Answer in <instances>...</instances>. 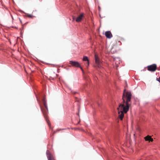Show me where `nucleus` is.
I'll return each instance as SVG.
<instances>
[{
	"label": "nucleus",
	"instance_id": "nucleus-2",
	"mask_svg": "<svg viewBox=\"0 0 160 160\" xmlns=\"http://www.w3.org/2000/svg\"><path fill=\"white\" fill-rule=\"evenodd\" d=\"M42 102L44 106V108H42V107H41V109L46 120L48 123L49 125L50 126V124L49 122V121L48 118V108L46 102V101L44 99H43Z\"/></svg>",
	"mask_w": 160,
	"mask_h": 160
},
{
	"label": "nucleus",
	"instance_id": "nucleus-5",
	"mask_svg": "<svg viewBox=\"0 0 160 160\" xmlns=\"http://www.w3.org/2000/svg\"><path fill=\"white\" fill-rule=\"evenodd\" d=\"M46 154L48 160H55L53 156L49 151H47Z\"/></svg>",
	"mask_w": 160,
	"mask_h": 160
},
{
	"label": "nucleus",
	"instance_id": "nucleus-13",
	"mask_svg": "<svg viewBox=\"0 0 160 160\" xmlns=\"http://www.w3.org/2000/svg\"><path fill=\"white\" fill-rule=\"evenodd\" d=\"M153 141V139L152 138L151 136H150V139L149 140V141L152 142Z\"/></svg>",
	"mask_w": 160,
	"mask_h": 160
},
{
	"label": "nucleus",
	"instance_id": "nucleus-16",
	"mask_svg": "<svg viewBox=\"0 0 160 160\" xmlns=\"http://www.w3.org/2000/svg\"><path fill=\"white\" fill-rule=\"evenodd\" d=\"M75 17H73V20H74V19H75Z\"/></svg>",
	"mask_w": 160,
	"mask_h": 160
},
{
	"label": "nucleus",
	"instance_id": "nucleus-14",
	"mask_svg": "<svg viewBox=\"0 0 160 160\" xmlns=\"http://www.w3.org/2000/svg\"><path fill=\"white\" fill-rule=\"evenodd\" d=\"M157 79L158 80V81L159 82H160V77L159 78H157Z\"/></svg>",
	"mask_w": 160,
	"mask_h": 160
},
{
	"label": "nucleus",
	"instance_id": "nucleus-7",
	"mask_svg": "<svg viewBox=\"0 0 160 160\" xmlns=\"http://www.w3.org/2000/svg\"><path fill=\"white\" fill-rule=\"evenodd\" d=\"M83 16V13L81 14L80 15L78 16L76 18V21L77 22H80Z\"/></svg>",
	"mask_w": 160,
	"mask_h": 160
},
{
	"label": "nucleus",
	"instance_id": "nucleus-9",
	"mask_svg": "<svg viewBox=\"0 0 160 160\" xmlns=\"http://www.w3.org/2000/svg\"><path fill=\"white\" fill-rule=\"evenodd\" d=\"M83 60L84 61H87V64L88 66L89 65V60L87 57L85 56H84L83 58Z\"/></svg>",
	"mask_w": 160,
	"mask_h": 160
},
{
	"label": "nucleus",
	"instance_id": "nucleus-6",
	"mask_svg": "<svg viewBox=\"0 0 160 160\" xmlns=\"http://www.w3.org/2000/svg\"><path fill=\"white\" fill-rule=\"evenodd\" d=\"M95 62L97 64L98 67L99 68H100V66L99 65L100 61L98 59V56L96 54L95 55Z\"/></svg>",
	"mask_w": 160,
	"mask_h": 160
},
{
	"label": "nucleus",
	"instance_id": "nucleus-11",
	"mask_svg": "<svg viewBox=\"0 0 160 160\" xmlns=\"http://www.w3.org/2000/svg\"><path fill=\"white\" fill-rule=\"evenodd\" d=\"M26 15L27 17L29 18H32L34 17L32 15L28 14H27Z\"/></svg>",
	"mask_w": 160,
	"mask_h": 160
},
{
	"label": "nucleus",
	"instance_id": "nucleus-8",
	"mask_svg": "<svg viewBox=\"0 0 160 160\" xmlns=\"http://www.w3.org/2000/svg\"><path fill=\"white\" fill-rule=\"evenodd\" d=\"M105 35L106 37L109 38H110L112 37L111 32L110 31H107L105 33Z\"/></svg>",
	"mask_w": 160,
	"mask_h": 160
},
{
	"label": "nucleus",
	"instance_id": "nucleus-1",
	"mask_svg": "<svg viewBox=\"0 0 160 160\" xmlns=\"http://www.w3.org/2000/svg\"><path fill=\"white\" fill-rule=\"evenodd\" d=\"M132 94L131 92H126L125 89L122 97L123 103L120 104L117 109L118 111L119 118L122 120L124 114L126 113L128 111L131 105Z\"/></svg>",
	"mask_w": 160,
	"mask_h": 160
},
{
	"label": "nucleus",
	"instance_id": "nucleus-12",
	"mask_svg": "<svg viewBox=\"0 0 160 160\" xmlns=\"http://www.w3.org/2000/svg\"><path fill=\"white\" fill-rule=\"evenodd\" d=\"M57 76V74H56V76H55V77H50L49 78V79H50V80H54V78H56V77Z\"/></svg>",
	"mask_w": 160,
	"mask_h": 160
},
{
	"label": "nucleus",
	"instance_id": "nucleus-3",
	"mask_svg": "<svg viewBox=\"0 0 160 160\" xmlns=\"http://www.w3.org/2000/svg\"><path fill=\"white\" fill-rule=\"evenodd\" d=\"M148 70L151 72L155 71L157 68V66L156 64H153L147 67Z\"/></svg>",
	"mask_w": 160,
	"mask_h": 160
},
{
	"label": "nucleus",
	"instance_id": "nucleus-15",
	"mask_svg": "<svg viewBox=\"0 0 160 160\" xmlns=\"http://www.w3.org/2000/svg\"><path fill=\"white\" fill-rule=\"evenodd\" d=\"M80 68L81 69L82 71L83 72V70L82 69V68L81 67Z\"/></svg>",
	"mask_w": 160,
	"mask_h": 160
},
{
	"label": "nucleus",
	"instance_id": "nucleus-4",
	"mask_svg": "<svg viewBox=\"0 0 160 160\" xmlns=\"http://www.w3.org/2000/svg\"><path fill=\"white\" fill-rule=\"evenodd\" d=\"M69 63L73 66L76 67H80L79 63L78 62L70 61Z\"/></svg>",
	"mask_w": 160,
	"mask_h": 160
},
{
	"label": "nucleus",
	"instance_id": "nucleus-10",
	"mask_svg": "<svg viewBox=\"0 0 160 160\" xmlns=\"http://www.w3.org/2000/svg\"><path fill=\"white\" fill-rule=\"evenodd\" d=\"M150 138V136L148 135L144 138V139L146 141H149Z\"/></svg>",
	"mask_w": 160,
	"mask_h": 160
}]
</instances>
